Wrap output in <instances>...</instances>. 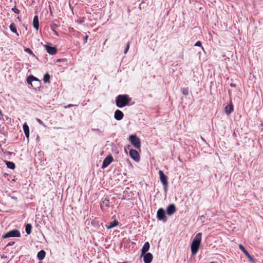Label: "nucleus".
<instances>
[{
	"mask_svg": "<svg viewBox=\"0 0 263 263\" xmlns=\"http://www.w3.org/2000/svg\"><path fill=\"white\" fill-rule=\"evenodd\" d=\"M132 98L128 95H119L116 98V104L118 107L122 108L129 105Z\"/></svg>",
	"mask_w": 263,
	"mask_h": 263,
	"instance_id": "f257e3e1",
	"label": "nucleus"
},
{
	"mask_svg": "<svg viewBox=\"0 0 263 263\" xmlns=\"http://www.w3.org/2000/svg\"><path fill=\"white\" fill-rule=\"evenodd\" d=\"M45 251L43 250H42L37 253V257L39 260H42L45 258Z\"/></svg>",
	"mask_w": 263,
	"mask_h": 263,
	"instance_id": "aec40b11",
	"label": "nucleus"
},
{
	"mask_svg": "<svg viewBox=\"0 0 263 263\" xmlns=\"http://www.w3.org/2000/svg\"><path fill=\"white\" fill-rule=\"evenodd\" d=\"M129 140L132 145L137 149L141 147V141L140 139L136 135H132L129 137Z\"/></svg>",
	"mask_w": 263,
	"mask_h": 263,
	"instance_id": "7ed1b4c3",
	"label": "nucleus"
},
{
	"mask_svg": "<svg viewBox=\"0 0 263 263\" xmlns=\"http://www.w3.org/2000/svg\"><path fill=\"white\" fill-rule=\"evenodd\" d=\"M201 233H197L191 243V250L192 254L193 255H195V254H196L197 252L198 251V250L201 244Z\"/></svg>",
	"mask_w": 263,
	"mask_h": 263,
	"instance_id": "f03ea898",
	"label": "nucleus"
},
{
	"mask_svg": "<svg viewBox=\"0 0 263 263\" xmlns=\"http://www.w3.org/2000/svg\"><path fill=\"white\" fill-rule=\"evenodd\" d=\"M129 46H130V42H128L127 43L126 46V47H125V49H124V53L125 54H126V53L128 52V50H129Z\"/></svg>",
	"mask_w": 263,
	"mask_h": 263,
	"instance_id": "cd10ccee",
	"label": "nucleus"
},
{
	"mask_svg": "<svg viewBox=\"0 0 263 263\" xmlns=\"http://www.w3.org/2000/svg\"><path fill=\"white\" fill-rule=\"evenodd\" d=\"M239 248L248 258L250 260H253V257L250 255L249 253L246 250L242 245H239Z\"/></svg>",
	"mask_w": 263,
	"mask_h": 263,
	"instance_id": "a211bd4d",
	"label": "nucleus"
},
{
	"mask_svg": "<svg viewBox=\"0 0 263 263\" xmlns=\"http://www.w3.org/2000/svg\"><path fill=\"white\" fill-rule=\"evenodd\" d=\"M91 130L95 132L97 134L99 135H101V131L98 128H91Z\"/></svg>",
	"mask_w": 263,
	"mask_h": 263,
	"instance_id": "c85d7f7f",
	"label": "nucleus"
},
{
	"mask_svg": "<svg viewBox=\"0 0 263 263\" xmlns=\"http://www.w3.org/2000/svg\"><path fill=\"white\" fill-rule=\"evenodd\" d=\"M65 59H58L57 60V62H61L65 61Z\"/></svg>",
	"mask_w": 263,
	"mask_h": 263,
	"instance_id": "e433bc0d",
	"label": "nucleus"
},
{
	"mask_svg": "<svg viewBox=\"0 0 263 263\" xmlns=\"http://www.w3.org/2000/svg\"><path fill=\"white\" fill-rule=\"evenodd\" d=\"M32 225L30 223H27L25 226V231L27 235H29L31 233Z\"/></svg>",
	"mask_w": 263,
	"mask_h": 263,
	"instance_id": "4be33fe9",
	"label": "nucleus"
},
{
	"mask_svg": "<svg viewBox=\"0 0 263 263\" xmlns=\"http://www.w3.org/2000/svg\"><path fill=\"white\" fill-rule=\"evenodd\" d=\"M24 51L28 53V54H29L30 55H32L33 57H35V58H36L37 59H38L37 57L35 56V55L33 53V52L32 51V50L29 48H26V47H24Z\"/></svg>",
	"mask_w": 263,
	"mask_h": 263,
	"instance_id": "393cba45",
	"label": "nucleus"
},
{
	"mask_svg": "<svg viewBox=\"0 0 263 263\" xmlns=\"http://www.w3.org/2000/svg\"><path fill=\"white\" fill-rule=\"evenodd\" d=\"M118 263H126V262H118Z\"/></svg>",
	"mask_w": 263,
	"mask_h": 263,
	"instance_id": "37998d69",
	"label": "nucleus"
},
{
	"mask_svg": "<svg viewBox=\"0 0 263 263\" xmlns=\"http://www.w3.org/2000/svg\"><path fill=\"white\" fill-rule=\"evenodd\" d=\"M201 140H202V141H203L204 143H206V141L203 138L201 137Z\"/></svg>",
	"mask_w": 263,
	"mask_h": 263,
	"instance_id": "a19ab883",
	"label": "nucleus"
},
{
	"mask_svg": "<svg viewBox=\"0 0 263 263\" xmlns=\"http://www.w3.org/2000/svg\"><path fill=\"white\" fill-rule=\"evenodd\" d=\"M57 26L56 25H51V30L54 32V34L57 35H58V33L57 32L55 31V27H57Z\"/></svg>",
	"mask_w": 263,
	"mask_h": 263,
	"instance_id": "473e14b6",
	"label": "nucleus"
},
{
	"mask_svg": "<svg viewBox=\"0 0 263 263\" xmlns=\"http://www.w3.org/2000/svg\"><path fill=\"white\" fill-rule=\"evenodd\" d=\"M230 85L232 87H236V85L234 83H231Z\"/></svg>",
	"mask_w": 263,
	"mask_h": 263,
	"instance_id": "4c0bfd02",
	"label": "nucleus"
},
{
	"mask_svg": "<svg viewBox=\"0 0 263 263\" xmlns=\"http://www.w3.org/2000/svg\"><path fill=\"white\" fill-rule=\"evenodd\" d=\"M113 157L111 155H108L103 161L102 168L107 167L113 161Z\"/></svg>",
	"mask_w": 263,
	"mask_h": 263,
	"instance_id": "6e6552de",
	"label": "nucleus"
},
{
	"mask_svg": "<svg viewBox=\"0 0 263 263\" xmlns=\"http://www.w3.org/2000/svg\"><path fill=\"white\" fill-rule=\"evenodd\" d=\"M5 163L8 168L14 170L15 168V165L13 162L5 160Z\"/></svg>",
	"mask_w": 263,
	"mask_h": 263,
	"instance_id": "412c9836",
	"label": "nucleus"
},
{
	"mask_svg": "<svg viewBox=\"0 0 263 263\" xmlns=\"http://www.w3.org/2000/svg\"><path fill=\"white\" fill-rule=\"evenodd\" d=\"M130 147V145H128V146H127V148L129 149V147Z\"/></svg>",
	"mask_w": 263,
	"mask_h": 263,
	"instance_id": "79ce46f5",
	"label": "nucleus"
},
{
	"mask_svg": "<svg viewBox=\"0 0 263 263\" xmlns=\"http://www.w3.org/2000/svg\"><path fill=\"white\" fill-rule=\"evenodd\" d=\"M224 110L227 115H230L234 111V106L231 101L230 104L225 107Z\"/></svg>",
	"mask_w": 263,
	"mask_h": 263,
	"instance_id": "ddd939ff",
	"label": "nucleus"
},
{
	"mask_svg": "<svg viewBox=\"0 0 263 263\" xmlns=\"http://www.w3.org/2000/svg\"><path fill=\"white\" fill-rule=\"evenodd\" d=\"M3 112H2V110L0 109V119H1V118L3 117Z\"/></svg>",
	"mask_w": 263,
	"mask_h": 263,
	"instance_id": "ea45409f",
	"label": "nucleus"
},
{
	"mask_svg": "<svg viewBox=\"0 0 263 263\" xmlns=\"http://www.w3.org/2000/svg\"><path fill=\"white\" fill-rule=\"evenodd\" d=\"M33 27L37 30L39 28V21L37 15H35L33 20Z\"/></svg>",
	"mask_w": 263,
	"mask_h": 263,
	"instance_id": "f3484780",
	"label": "nucleus"
},
{
	"mask_svg": "<svg viewBox=\"0 0 263 263\" xmlns=\"http://www.w3.org/2000/svg\"><path fill=\"white\" fill-rule=\"evenodd\" d=\"M118 224H119V222L116 220H114L113 221L109 223V224L106 225V228L107 229H112V228L116 227Z\"/></svg>",
	"mask_w": 263,
	"mask_h": 263,
	"instance_id": "6ab92c4d",
	"label": "nucleus"
},
{
	"mask_svg": "<svg viewBox=\"0 0 263 263\" xmlns=\"http://www.w3.org/2000/svg\"><path fill=\"white\" fill-rule=\"evenodd\" d=\"M130 157L136 162H138L140 160V155L139 153L135 149H130L129 150Z\"/></svg>",
	"mask_w": 263,
	"mask_h": 263,
	"instance_id": "0eeeda50",
	"label": "nucleus"
},
{
	"mask_svg": "<svg viewBox=\"0 0 263 263\" xmlns=\"http://www.w3.org/2000/svg\"><path fill=\"white\" fill-rule=\"evenodd\" d=\"M23 130L26 138L29 137V127L26 122L24 123L23 126Z\"/></svg>",
	"mask_w": 263,
	"mask_h": 263,
	"instance_id": "dca6fc26",
	"label": "nucleus"
},
{
	"mask_svg": "<svg viewBox=\"0 0 263 263\" xmlns=\"http://www.w3.org/2000/svg\"><path fill=\"white\" fill-rule=\"evenodd\" d=\"M21 233L20 232L16 229H13L11 230L6 234L3 235L2 238L6 239L9 237H20Z\"/></svg>",
	"mask_w": 263,
	"mask_h": 263,
	"instance_id": "20e7f679",
	"label": "nucleus"
},
{
	"mask_svg": "<svg viewBox=\"0 0 263 263\" xmlns=\"http://www.w3.org/2000/svg\"><path fill=\"white\" fill-rule=\"evenodd\" d=\"M88 35H85L84 37V43H86L87 42V39H88Z\"/></svg>",
	"mask_w": 263,
	"mask_h": 263,
	"instance_id": "c9c22d12",
	"label": "nucleus"
},
{
	"mask_svg": "<svg viewBox=\"0 0 263 263\" xmlns=\"http://www.w3.org/2000/svg\"><path fill=\"white\" fill-rule=\"evenodd\" d=\"M50 76L48 73H46V74H45L44 76V77H43V81H44V83H49L50 82Z\"/></svg>",
	"mask_w": 263,
	"mask_h": 263,
	"instance_id": "b1692460",
	"label": "nucleus"
},
{
	"mask_svg": "<svg viewBox=\"0 0 263 263\" xmlns=\"http://www.w3.org/2000/svg\"><path fill=\"white\" fill-rule=\"evenodd\" d=\"M12 11L16 14H18L20 12V10L16 7L12 8Z\"/></svg>",
	"mask_w": 263,
	"mask_h": 263,
	"instance_id": "c756f323",
	"label": "nucleus"
},
{
	"mask_svg": "<svg viewBox=\"0 0 263 263\" xmlns=\"http://www.w3.org/2000/svg\"><path fill=\"white\" fill-rule=\"evenodd\" d=\"M195 46H198V47H201L202 48V50H204V48L202 46V43L200 41H198L197 42L195 45H194Z\"/></svg>",
	"mask_w": 263,
	"mask_h": 263,
	"instance_id": "7c9ffc66",
	"label": "nucleus"
},
{
	"mask_svg": "<svg viewBox=\"0 0 263 263\" xmlns=\"http://www.w3.org/2000/svg\"><path fill=\"white\" fill-rule=\"evenodd\" d=\"M167 186H168V184H166V185H163L164 191L165 193L167 192Z\"/></svg>",
	"mask_w": 263,
	"mask_h": 263,
	"instance_id": "f704fd0d",
	"label": "nucleus"
},
{
	"mask_svg": "<svg viewBox=\"0 0 263 263\" xmlns=\"http://www.w3.org/2000/svg\"><path fill=\"white\" fill-rule=\"evenodd\" d=\"M15 243L14 241H10L6 246V247L12 246Z\"/></svg>",
	"mask_w": 263,
	"mask_h": 263,
	"instance_id": "72a5a7b5",
	"label": "nucleus"
},
{
	"mask_svg": "<svg viewBox=\"0 0 263 263\" xmlns=\"http://www.w3.org/2000/svg\"><path fill=\"white\" fill-rule=\"evenodd\" d=\"M33 81H36L37 83L39 82V80H38V79L32 75H30L27 77V82L29 84H30L32 86H33L32 82Z\"/></svg>",
	"mask_w": 263,
	"mask_h": 263,
	"instance_id": "2eb2a0df",
	"label": "nucleus"
},
{
	"mask_svg": "<svg viewBox=\"0 0 263 263\" xmlns=\"http://www.w3.org/2000/svg\"><path fill=\"white\" fill-rule=\"evenodd\" d=\"M10 30L13 33H16L17 35V29L14 23H12L10 25Z\"/></svg>",
	"mask_w": 263,
	"mask_h": 263,
	"instance_id": "5701e85b",
	"label": "nucleus"
},
{
	"mask_svg": "<svg viewBox=\"0 0 263 263\" xmlns=\"http://www.w3.org/2000/svg\"><path fill=\"white\" fill-rule=\"evenodd\" d=\"M176 211V206L174 204H171L166 208V213L169 216L172 215Z\"/></svg>",
	"mask_w": 263,
	"mask_h": 263,
	"instance_id": "9d476101",
	"label": "nucleus"
},
{
	"mask_svg": "<svg viewBox=\"0 0 263 263\" xmlns=\"http://www.w3.org/2000/svg\"><path fill=\"white\" fill-rule=\"evenodd\" d=\"M102 203L105 206H109V200L107 198H105V199L102 200Z\"/></svg>",
	"mask_w": 263,
	"mask_h": 263,
	"instance_id": "a878e982",
	"label": "nucleus"
},
{
	"mask_svg": "<svg viewBox=\"0 0 263 263\" xmlns=\"http://www.w3.org/2000/svg\"><path fill=\"white\" fill-rule=\"evenodd\" d=\"M47 52L51 55H54L57 53V49L55 47L52 46L51 44L48 43L45 45Z\"/></svg>",
	"mask_w": 263,
	"mask_h": 263,
	"instance_id": "423d86ee",
	"label": "nucleus"
},
{
	"mask_svg": "<svg viewBox=\"0 0 263 263\" xmlns=\"http://www.w3.org/2000/svg\"><path fill=\"white\" fill-rule=\"evenodd\" d=\"M124 117V114L120 110L117 109L115 112L114 117L117 120H121Z\"/></svg>",
	"mask_w": 263,
	"mask_h": 263,
	"instance_id": "4468645a",
	"label": "nucleus"
},
{
	"mask_svg": "<svg viewBox=\"0 0 263 263\" xmlns=\"http://www.w3.org/2000/svg\"><path fill=\"white\" fill-rule=\"evenodd\" d=\"M159 175L160 177V181L163 184V185H166L168 184V181H167V176L164 174L163 172L161 170H160L159 171Z\"/></svg>",
	"mask_w": 263,
	"mask_h": 263,
	"instance_id": "1a4fd4ad",
	"label": "nucleus"
},
{
	"mask_svg": "<svg viewBox=\"0 0 263 263\" xmlns=\"http://www.w3.org/2000/svg\"><path fill=\"white\" fill-rule=\"evenodd\" d=\"M157 218L158 220L162 221L163 222H166L167 220V218L166 216V212L163 208H160L158 210L157 212Z\"/></svg>",
	"mask_w": 263,
	"mask_h": 263,
	"instance_id": "39448f33",
	"label": "nucleus"
},
{
	"mask_svg": "<svg viewBox=\"0 0 263 263\" xmlns=\"http://www.w3.org/2000/svg\"><path fill=\"white\" fill-rule=\"evenodd\" d=\"M143 256V261L144 263H151L153 260V255L151 253H146Z\"/></svg>",
	"mask_w": 263,
	"mask_h": 263,
	"instance_id": "9b49d317",
	"label": "nucleus"
},
{
	"mask_svg": "<svg viewBox=\"0 0 263 263\" xmlns=\"http://www.w3.org/2000/svg\"><path fill=\"white\" fill-rule=\"evenodd\" d=\"M74 106V105H73V104H68L67 106H66L65 107L66 108H70L72 106Z\"/></svg>",
	"mask_w": 263,
	"mask_h": 263,
	"instance_id": "58836bf2",
	"label": "nucleus"
},
{
	"mask_svg": "<svg viewBox=\"0 0 263 263\" xmlns=\"http://www.w3.org/2000/svg\"><path fill=\"white\" fill-rule=\"evenodd\" d=\"M182 94L184 96H187L189 95V88H183L182 90Z\"/></svg>",
	"mask_w": 263,
	"mask_h": 263,
	"instance_id": "bb28decb",
	"label": "nucleus"
},
{
	"mask_svg": "<svg viewBox=\"0 0 263 263\" xmlns=\"http://www.w3.org/2000/svg\"><path fill=\"white\" fill-rule=\"evenodd\" d=\"M150 248V245L148 242H145L141 250V255L140 256L142 257L143 255H144L145 253H147V252L149 250Z\"/></svg>",
	"mask_w": 263,
	"mask_h": 263,
	"instance_id": "f8f14e48",
	"label": "nucleus"
},
{
	"mask_svg": "<svg viewBox=\"0 0 263 263\" xmlns=\"http://www.w3.org/2000/svg\"><path fill=\"white\" fill-rule=\"evenodd\" d=\"M36 120L40 125L43 126L44 127H46L45 124L43 123V122L41 119H40L39 118H36Z\"/></svg>",
	"mask_w": 263,
	"mask_h": 263,
	"instance_id": "2f4dec72",
	"label": "nucleus"
}]
</instances>
